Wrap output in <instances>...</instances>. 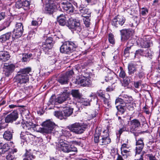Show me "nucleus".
<instances>
[{
	"label": "nucleus",
	"mask_w": 160,
	"mask_h": 160,
	"mask_svg": "<svg viewBox=\"0 0 160 160\" xmlns=\"http://www.w3.org/2000/svg\"><path fill=\"white\" fill-rule=\"evenodd\" d=\"M126 19L122 16H117L115 17L112 20V24L115 28L118 27V23L121 26H122L125 23Z\"/></svg>",
	"instance_id": "nucleus-13"
},
{
	"label": "nucleus",
	"mask_w": 160,
	"mask_h": 160,
	"mask_svg": "<svg viewBox=\"0 0 160 160\" xmlns=\"http://www.w3.org/2000/svg\"><path fill=\"white\" fill-rule=\"evenodd\" d=\"M130 147L126 143H123L121 147V150H122V149H130Z\"/></svg>",
	"instance_id": "nucleus-52"
},
{
	"label": "nucleus",
	"mask_w": 160,
	"mask_h": 160,
	"mask_svg": "<svg viewBox=\"0 0 160 160\" xmlns=\"http://www.w3.org/2000/svg\"><path fill=\"white\" fill-rule=\"evenodd\" d=\"M120 72L119 74V77L121 78H124L125 77L126 74L122 68L120 67Z\"/></svg>",
	"instance_id": "nucleus-46"
},
{
	"label": "nucleus",
	"mask_w": 160,
	"mask_h": 160,
	"mask_svg": "<svg viewBox=\"0 0 160 160\" xmlns=\"http://www.w3.org/2000/svg\"><path fill=\"white\" fill-rule=\"evenodd\" d=\"M91 100L84 99L82 98L79 101V102L82 103V104L84 106H88L90 105V102Z\"/></svg>",
	"instance_id": "nucleus-36"
},
{
	"label": "nucleus",
	"mask_w": 160,
	"mask_h": 160,
	"mask_svg": "<svg viewBox=\"0 0 160 160\" xmlns=\"http://www.w3.org/2000/svg\"><path fill=\"white\" fill-rule=\"evenodd\" d=\"M59 149L65 153H69L71 152H75L77 151V148H76L70 146L65 142H63L60 144Z\"/></svg>",
	"instance_id": "nucleus-11"
},
{
	"label": "nucleus",
	"mask_w": 160,
	"mask_h": 160,
	"mask_svg": "<svg viewBox=\"0 0 160 160\" xmlns=\"http://www.w3.org/2000/svg\"><path fill=\"white\" fill-rule=\"evenodd\" d=\"M5 17V14L4 12H1L0 13V21L3 19Z\"/></svg>",
	"instance_id": "nucleus-61"
},
{
	"label": "nucleus",
	"mask_w": 160,
	"mask_h": 160,
	"mask_svg": "<svg viewBox=\"0 0 160 160\" xmlns=\"http://www.w3.org/2000/svg\"><path fill=\"white\" fill-rule=\"evenodd\" d=\"M54 0H45V11L46 13L51 14L55 10L56 6L54 2Z\"/></svg>",
	"instance_id": "nucleus-8"
},
{
	"label": "nucleus",
	"mask_w": 160,
	"mask_h": 160,
	"mask_svg": "<svg viewBox=\"0 0 160 160\" xmlns=\"http://www.w3.org/2000/svg\"><path fill=\"white\" fill-rule=\"evenodd\" d=\"M34 126L32 123L31 122H27L24 124H23V128L26 130H31L33 129Z\"/></svg>",
	"instance_id": "nucleus-30"
},
{
	"label": "nucleus",
	"mask_w": 160,
	"mask_h": 160,
	"mask_svg": "<svg viewBox=\"0 0 160 160\" xmlns=\"http://www.w3.org/2000/svg\"><path fill=\"white\" fill-rule=\"evenodd\" d=\"M80 26V23L79 20L78 19L73 20L70 21L68 23V27L69 28L79 32H80L81 30Z\"/></svg>",
	"instance_id": "nucleus-14"
},
{
	"label": "nucleus",
	"mask_w": 160,
	"mask_h": 160,
	"mask_svg": "<svg viewBox=\"0 0 160 160\" xmlns=\"http://www.w3.org/2000/svg\"><path fill=\"white\" fill-rule=\"evenodd\" d=\"M62 134L61 135V137H62L63 136L67 137H69L71 136V134L70 132L65 129H62Z\"/></svg>",
	"instance_id": "nucleus-35"
},
{
	"label": "nucleus",
	"mask_w": 160,
	"mask_h": 160,
	"mask_svg": "<svg viewBox=\"0 0 160 160\" xmlns=\"http://www.w3.org/2000/svg\"><path fill=\"white\" fill-rule=\"evenodd\" d=\"M73 72L72 70L67 71L66 74L62 75L58 79V82L62 84H66L68 83V78L72 75Z\"/></svg>",
	"instance_id": "nucleus-12"
},
{
	"label": "nucleus",
	"mask_w": 160,
	"mask_h": 160,
	"mask_svg": "<svg viewBox=\"0 0 160 160\" xmlns=\"http://www.w3.org/2000/svg\"><path fill=\"white\" fill-rule=\"evenodd\" d=\"M144 52H145V54L144 55V56L151 58V57L152 55V54L150 50L147 49L146 51H144Z\"/></svg>",
	"instance_id": "nucleus-51"
},
{
	"label": "nucleus",
	"mask_w": 160,
	"mask_h": 160,
	"mask_svg": "<svg viewBox=\"0 0 160 160\" xmlns=\"http://www.w3.org/2000/svg\"><path fill=\"white\" fill-rule=\"evenodd\" d=\"M112 75L111 73H109L107 76L106 77L105 80L106 82H108L111 81L113 79Z\"/></svg>",
	"instance_id": "nucleus-53"
},
{
	"label": "nucleus",
	"mask_w": 160,
	"mask_h": 160,
	"mask_svg": "<svg viewBox=\"0 0 160 160\" xmlns=\"http://www.w3.org/2000/svg\"><path fill=\"white\" fill-rule=\"evenodd\" d=\"M109 98V96L108 94H107V96H106V97H105V98H102L103 99L104 103L107 106H108L109 105V101L108 99Z\"/></svg>",
	"instance_id": "nucleus-49"
},
{
	"label": "nucleus",
	"mask_w": 160,
	"mask_h": 160,
	"mask_svg": "<svg viewBox=\"0 0 160 160\" xmlns=\"http://www.w3.org/2000/svg\"><path fill=\"white\" fill-rule=\"evenodd\" d=\"M15 66L14 65L11 64V72H13L15 68Z\"/></svg>",
	"instance_id": "nucleus-63"
},
{
	"label": "nucleus",
	"mask_w": 160,
	"mask_h": 160,
	"mask_svg": "<svg viewBox=\"0 0 160 160\" xmlns=\"http://www.w3.org/2000/svg\"><path fill=\"white\" fill-rule=\"evenodd\" d=\"M63 8L68 12H73L74 9L72 5L69 2L64 4L63 6Z\"/></svg>",
	"instance_id": "nucleus-25"
},
{
	"label": "nucleus",
	"mask_w": 160,
	"mask_h": 160,
	"mask_svg": "<svg viewBox=\"0 0 160 160\" xmlns=\"http://www.w3.org/2000/svg\"><path fill=\"white\" fill-rule=\"evenodd\" d=\"M4 138L8 140H10V131H6L3 134Z\"/></svg>",
	"instance_id": "nucleus-44"
},
{
	"label": "nucleus",
	"mask_w": 160,
	"mask_h": 160,
	"mask_svg": "<svg viewBox=\"0 0 160 160\" xmlns=\"http://www.w3.org/2000/svg\"><path fill=\"white\" fill-rule=\"evenodd\" d=\"M69 130L72 132L78 134L83 133L84 131L83 125L79 123H75L69 126Z\"/></svg>",
	"instance_id": "nucleus-9"
},
{
	"label": "nucleus",
	"mask_w": 160,
	"mask_h": 160,
	"mask_svg": "<svg viewBox=\"0 0 160 160\" xmlns=\"http://www.w3.org/2000/svg\"><path fill=\"white\" fill-rule=\"evenodd\" d=\"M80 13L82 16L85 18H89L91 16V12L87 8H83L80 9Z\"/></svg>",
	"instance_id": "nucleus-20"
},
{
	"label": "nucleus",
	"mask_w": 160,
	"mask_h": 160,
	"mask_svg": "<svg viewBox=\"0 0 160 160\" xmlns=\"http://www.w3.org/2000/svg\"><path fill=\"white\" fill-rule=\"evenodd\" d=\"M94 140L95 143H99L102 145L108 144L111 141L107 131L104 130L101 133L97 130H96L94 135Z\"/></svg>",
	"instance_id": "nucleus-1"
},
{
	"label": "nucleus",
	"mask_w": 160,
	"mask_h": 160,
	"mask_svg": "<svg viewBox=\"0 0 160 160\" xmlns=\"http://www.w3.org/2000/svg\"><path fill=\"white\" fill-rule=\"evenodd\" d=\"M125 128L124 127H123L120 129L118 131V132L119 134V135H120L123 132L125 131Z\"/></svg>",
	"instance_id": "nucleus-62"
},
{
	"label": "nucleus",
	"mask_w": 160,
	"mask_h": 160,
	"mask_svg": "<svg viewBox=\"0 0 160 160\" xmlns=\"http://www.w3.org/2000/svg\"><path fill=\"white\" fill-rule=\"evenodd\" d=\"M31 57L30 54H23V57L22 58V61L23 62H26L28 61L29 58Z\"/></svg>",
	"instance_id": "nucleus-43"
},
{
	"label": "nucleus",
	"mask_w": 160,
	"mask_h": 160,
	"mask_svg": "<svg viewBox=\"0 0 160 160\" xmlns=\"http://www.w3.org/2000/svg\"><path fill=\"white\" fill-rule=\"evenodd\" d=\"M133 99L132 97L128 96L126 95H124L122 98L117 99L115 101L116 104H124L125 103L126 106H127V108L129 110L133 109Z\"/></svg>",
	"instance_id": "nucleus-4"
},
{
	"label": "nucleus",
	"mask_w": 160,
	"mask_h": 160,
	"mask_svg": "<svg viewBox=\"0 0 160 160\" xmlns=\"http://www.w3.org/2000/svg\"><path fill=\"white\" fill-rule=\"evenodd\" d=\"M73 111V108L70 107L68 105H67V106L62 111L64 116L68 117L72 114Z\"/></svg>",
	"instance_id": "nucleus-23"
},
{
	"label": "nucleus",
	"mask_w": 160,
	"mask_h": 160,
	"mask_svg": "<svg viewBox=\"0 0 160 160\" xmlns=\"http://www.w3.org/2000/svg\"><path fill=\"white\" fill-rule=\"evenodd\" d=\"M130 131L131 132L134 133L137 130V129L140 125V123L139 121L137 119H134L130 122Z\"/></svg>",
	"instance_id": "nucleus-15"
},
{
	"label": "nucleus",
	"mask_w": 160,
	"mask_h": 160,
	"mask_svg": "<svg viewBox=\"0 0 160 160\" xmlns=\"http://www.w3.org/2000/svg\"><path fill=\"white\" fill-rule=\"evenodd\" d=\"M121 34V40L123 42L128 40L133 35L134 31L132 29H125L120 31Z\"/></svg>",
	"instance_id": "nucleus-10"
},
{
	"label": "nucleus",
	"mask_w": 160,
	"mask_h": 160,
	"mask_svg": "<svg viewBox=\"0 0 160 160\" xmlns=\"http://www.w3.org/2000/svg\"><path fill=\"white\" fill-rule=\"evenodd\" d=\"M138 155V154H137L136 153V155H135V156L136 157L139 158L137 159V160H143V153H140L139 154V155L138 156H137V155Z\"/></svg>",
	"instance_id": "nucleus-55"
},
{
	"label": "nucleus",
	"mask_w": 160,
	"mask_h": 160,
	"mask_svg": "<svg viewBox=\"0 0 160 160\" xmlns=\"http://www.w3.org/2000/svg\"><path fill=\"white\" fill-rule=\"evenodd\" d=\"M54 115L58 118L62 120L64 118V115L62 111H55L54 113Z\"/></svg>",
	"instance_id": "nucleus-33"
},
{
	"label": "nucleus",
	"mask_w": 160,
	"mask_h": 160,
	"mask_svg": "<svg viewBox=\"0 0 160 160\" xmlns=\"http://www.w3.org/2000/svg\"><path fill=\"white\" fill-rule=\"evenodd\" d=\"M113 89L110 86L108 87L106 89V90L107 92H110L112 91Z\"/></svg>",
	"instance_id": "nucleus-64"
},
{
	"label": "nucleus",
	"mask_w": 160,
	"mask_h": 160,
	"mask_svg": "<svg viewBox=\"0 0 160 160\" xmlns=\"http://www.w3.org/2000/svg\"><path fill=\"white\" fill-rule=\"evenodd\" d=\"M147 156L149 160H157L155 156L152 154H148Z\"/></svg>",
	"instance_id": "nucleus-54"
},
{
	"label": "nucleus",
	"mask_w": 160,
	"mask_h": 160,
	"mask_svg": "<svg viewBox=\"0 0 160 160\" xmlns=\"http://www.w3.org/2000/svg\"><path fill=\"white\" fill-rule=\"evenodd\" d=\"M71 94L75 99H77L79 102L82 98V95L78 90H73L71 91Z\"/></svg>",
	"instance_id": "nucleus-22"
},
{
	"label": "nucleus",
	"mask_w": 160,
	"mask_h": 160,
	"mask_svg": "<svg viewBox=\"0 0 160 160\" xmlns=\"http://www.w3.org/2000/svg\"><path fill=\"white\" fill-rule=\"evenodd\" d=\"M148 10L147 8H142L140 12V13L142 15L144 16L148 14Z\"/></svg>",
	"instance_id": "nucleus-50"
},
{
	"label": "nucleus",
	"mask_w": 160,
	"mask_h": 160,
	"mask_svg": "<svg viewBox=\"0 0 160 160\" xmlns=\"http://www.w3.org/2000/svg\"><path fill=\"white\" fill-rule=\"evenodd\" d=\"M5 122L7 123L10 122V115H8L5 119Z\"/></svg>",
	"instance_id": "nucleus-60"
},
{
	"label": "nucleus",
	"mask_w": 160,
	"mask_h": 160,
	"mask_svg": "<svg viewBox=\"0 0 160 160\" xmlns=\"http://www.w3.org/2000/svg\"><path fill=\"white\" fill-rule=\"evenodd\" d=\"M42 22V19L41 18H38L37 19V21L33 20L32 22V25L33 26H36L40 25Z\"/></svg>",
	"instance_id": "nucleus-40"
},
{
	"label": "nucleus",
	"mask_w": 160,
	"mask_h": 160,
	"mask_svg": "<svg viewBox=\"0 0 160 160\" xmlns=\"http://www.w3.org/2000/svg\"><path fill=\"white\" fill-rule=\"evenodd\" d=\"M23 28L22 23H17L12 32V38H18L21 37L23 32Z\"/></svg>",
	"instance_id": "nucleus-7"
},
{
	"label": "nucleus",
	"mask_w": 160,
	"mask_h": 160,
	"mask_svg": "<svg viewBox=\"0 0 160 160\" xmlns=\"http://www.w3.org/2000/svg\"><path fill=\"white\" fill-rule=\"evenodd\" d=\"M141 84V82L140 81L134 82V86L136 88H138Z\"/></svg>",
	"instance_id": "nucleus-57"
},
{
	"label": "nucleus",
	"mask_w": 160,
	"mask_h": 160,
	"mask_svg": "<svg viewBox=\"0 0 160 160\" xmlns=\"http://www.w3.org/2000/svg\"><path fill=\"white\" fill-rule=\"evenodd\" d=\"M25 158L23 160H32V159L35 158V156L32 155L29 152H27L25 154Z\"/></svg>",
	"instance_id": "nucleus-34"
},
{
	"label": "nucleus",
	"mask_w": 160,
	"mask_h": 160,
	"mask_svg": "<svg viewBox=\"0 0 160 160\" xmlns=\"http://www.w3.org/2000/svg\"><path fill=\"white\" fill-rule=\"evenodd\" d=\"M65 18L64 15L61 14L57 17V21L60 25L64 26L66 24Z\"/></svg>",
	"instance_id": "nucleus-27"
},
{
	"label": "nucleus",
	"mask_w": 160,
	"mask_h": 160,
	"mask_svg": "<svg viewBox=\"0 0 160 160\" xmlns=\"http://www.w3.org/2000/svg\"><path fill=\"white\" fill-rule=\"evenodd\" d=\"M131 78L126 77L123 78V82L125 87L128 86L131 82Z\"/></svg>",
	"instance_id": "nucleus-39"
},
{
	"label": "nucleus",
	"mask_w": 160,
	"mask_h": 160,
	"mask_svg": "<svg viewBox=\"0 0 160 160\" xmlns=\"http://www.w3.org/2000/svg\"><path fill=\"white\" fill-rule=\"evenodd\" d=\"M152 45V42L150 40H146L142 39L140 42V45L142 48H148Z\"/></svg>",
	"instance_id": "nucleus-24"
},
{
	"label": "nucleus",
	"mask_w": 160,
	"mask_h": 160,
	"mask_svg": "<svg viewBox=\"0 0 160 160\" xmlns=\"http://www.w3.org/2000/svg\"><path fill=\"white\" fill-rule=\"evenodd\" d=\"M137 66L133 63H129L128 65V73L129 75L133 74L137 70Z\"/></svg>",
	"instance_id": "nucleus-21"
},
{
	"label": "nucleus",
	"mask_w": 160,
	"mask_h": 160,
	"mask_svg": "<svg viewBox=\"0 0 160 160\" xmlns=\"http://www.w3.org/2000/svg\"><path fill=\"white\" fill-rule=\"evenodd\" d=\"M133 43H131L130 45L128 46L127 47L125 48L124 51V54L125 57H128L129 55V50L131 49L132 46H133Z\"/></svg>",
	"instance_id": "nucleus-37"
},
{
	"label": "nucleus",
	"mask_w": 160,
	"mask_h": 160,
	"mask_svg": "<svg viewBox=\"0 0 160 160\" xmlns=\"http://www.w3.org/2000/svg\"><path fill=\"white\" fill-rule=\"evenodd\" d=\"M54 42L53 40V39L52 37H49L48 38L45 42L40 43L39 46L38 47L39 50V54H37L38 55L40 54L42 51L45 52H47L48 50L51 49L53 46Z\"/></svg>",
	"instance_id": "nucleus-6"
},
{
	"label": "nucleus",
	"mask_w": 160,
	"mask_h": 160,
	"mask_svg": "<svg viewBox=\"0 0 160 160\" xmlns=\"http://www.w3.org/2000/svg\"><path fill=\"white\" fill-rule=\"evenodd\" d=\"M117 110L118 111V112L119 114H122L125 111L126 108H127V106H126L124 104H121V105H118L116 106Z\"/></svg>",
	"instance_id": "nucleus-28"
},
{
	"label": "nucleus",
	"mask_w": 160,
	"mask_h": 160,
	"mask_svg": "<svg viewBox=\"0 0 160 160\" xmlns=\"http://www.w3.org/2000/svg\"><path fill=\"white\" fill-rule=\"evenodd\" d=\"M108 40L109 42L112 44L114 43V36L112 33H109L108 35Z\"/></svg>",
	"instance_id": "nucleus-47"
},
{
	"label": "nucleus",
	"mask_w": 160,
	"mask_h": 160,
	"mask_svg": "<svg viewBox=\"0 0 160 160\" xmlns=\"http://www.w3.org/2000/svg\"><path fill=\"white\" fill-rule=\"evenodd\" d=\"M130 149L121 150V154L124 158H127L128 156L131 155V153Z\"/></svg>",
	"instance_id": "nucleus-29"
},
{
	"label": "nucleus",
	"mask_w": 160,
	"mask_h": 160,
	"mask_svg": "<svg viewBox=\"0 0 160 160\" xmlns=\"http://www.w3.org/2000/svg\"><path fill=\"white\" fill-rule=\"evenodd\" d=\"M3 71L5 76L9 77L10 75V64L5 63L3 68Z\"/></svg>",
	"instance_id": "nucleus-26"
},
{
	"label": "nucleus",
	"mask_w": 160,
	"mask_h": 160,
	"mask_svg": "<svg viewBox=\"0 0 160 160\" xmlns=\"http://www.w3.org/2000/svg\"><path fill=\"white\" fill-rule=\"evenodd\" d=\"M18 118V112L16 110H14L11 113V122L15 121Z\"/></svg>",
	"instance_id": "nucleus-32"
},
{
	"label": "nucleus",
	"mask_w": 160,
	"mask_h": 160,
	"mask_svg": "<svg viewBox=\"0 0 160 160\" xmlns=\"http://www.w3.org/2000/svg\"><path fill=\"white\" fill-rule=\"evenodd\" d=\"M49 104L54 105L55 104L56 102L54 99L53 98H51L49 99Z\"/></svg>",
	"instance_id": "nucleus-58"
},
{
	"label": "nucleus",
	"mask_w": 160,
	"mask_h": 160,
	"mask_svg": "<svg viewBox=\"0 0 160 160\" xmlns=\"http://www.w3.org/2000/svg\"><path fill=\"white\" fill-rule=\"evenodd\" d=\"M138 68H139V71H138V73L136 74L140 78H142L144 76V73L143 72V70L142 68V67H140Z\"/></svg>",
	"instance_id": "nucleus-41"
},
{
	"label": "nucleus",
	"mask_w": 160,
	"mask_h": 160,
	"mask_svg": "<svg viewBox=\"0 0 160 160\" xmlns=\"http://www.w3.org/2000/svg\"><path fill=\"white\" fill-rule=\"evenodd\" d=\"M44 127L39 128L40 132L43 133H51L53 132L56 125L55 123L50 120H47L43 123Z\"/></svg>",
	"instance_id": "nucleus-5"
},
{
	"label": "nucleus",
	"mask_w": 160,
	"mask_h": 160,
	"mask_svg": "<svg viewBox=\"0 0 160 160\" xmlns=\"http://www.w3.org/2000/svg\"><path fill=\"white\" fill-rule=\"evenodd\" d=\"M84 22L86 27H89L90 24L89 20L88 19H86V20H84Z\"/></svg>",
	"instance_id": "nucleus-56"
},
{
	"label": "nucleus",
	"mask_w": 160,
	"mask_h": 160,
	"mask_svg": "<svg viewBox=\"0 0 160 160\" xmlns=\"http://www.w3.org/2000/svg\"><path fill=\"white\" fill-rule=\"evenodd\" d=\"M78 46V44L76 42L67 41L61 46L60 50L62 53L69 54L74 51Z\"/></svg>",
	"instance_id": "nucleus-2"
},
{
	"label": "nucleus",
	"mask_w": 160,
	"mask_h": 160,
	"mask_svg": "<svg viewBox=\"0 0 160 160\" xmlns=\"http://www.w3.org/2000/svg\"><path fill=\"white\" fill-rule=\"evenodd\" d=\"M136 152L137 154H138L137 155V156H138L142 151L144 146V144L143 140L140 139L137 141L136 142Z\"/></svg>",
	"instance_id": "nucleus-18"
},
{
	"label": "nucleus",
	"mask_w": 160,
	"mask_h": 160,
	"mask_svg": "<svg viewBox=\"0 0 160 160\" xmlns=\"http://www.w3.org/2000/svg\"><path fill=\"white\" fill-rule=\"evenodd\" d=\"M30 68L20 69L18 72L16 79L20 84L25 83L28 81L29 78L28 74L31 71Z\"/></svg>",
	"instance_id": "nucleus-3"
},
{
	"label": "nucleus",
	"mask_w": 160,
	"mask_h": 160,
	"mask_svg": "<svg viewBox=\"0 0 160 160\" xmlns=\"http://www.w3.org/2000/svg\"><path fill=\"white\" fill-rule=\"evenodd\" d=\"M97 94L99 97L102 98H105V97L107 96V94H108L107 93H105L101 90L97 92Z\"/></svg>",
	"instance_id": "nucleus-45"
},
{
	"label": "nucleus",
	"mask_w": 160,
	"mask_h": 160,
	"mask_svg": "<svg viewBox=\"0 0 160 160\" xmlns=\"http://www.w3.org/2000/svg\"><path fill=\"white\" fill-rule=\"evenodd\" d=\"M2 149H6V150H8L9 149V147L8 144L7 143L4 144L2 147Z\"/></svg>",
	"instance_id": "nucleus-59"
},
{
	"label": "nucleus",
	"mask_w": 160,
	"mask_h": 160,
	"mask_svg": "<svg viewBox=\"0 0 160 160\" xmlns=\"http://www.w3.org/2000/svg\"><path fill=\"white\" fill-rule=\"evenodd\" d=\"M20 138L27 142H29L34 136L27 131L22 132L20 134Z\"/></svg>",
	"instance_id": "nucleus-17"
},
{
	"label": "nucleus",
	"mask_w": 160,
	"mask_h": 160,
	"mask_svg": "<svg viewBox=\"0 0 160 160\" xmlns=\"http://www.w3.org/2000/svg\"><path fill=\"white\" fill-rule=\"evenodd\" d=\"M145 54V52L141 49L137 50L135 54V56L138 57L139 56H144Z\"/></svg>",
	"instance_id": "nucleus-42"
},
{
	"label": "nucleus",
	"mask_w": 160,
	"mask_h": 160,
	"mask_svg": "<svg viewBox=\"0 0 160 160\" xmlns=\"http://www.w3.org/2000/svg\"><path fill=\"white\" fill-rule=\"evenodd\" d=\"M78 84L83 87H89L91 84V82L87 77H83L80 78L78 81Z\"/></svg>",
	"instance_id": "nucleus-16"
},
{
	"label": "nucleus",
	"mask_w": 160,
	"mask_h": 160,
	"mask_svg": "<svg viewBox=\"0 0 160 160\" xmlns=\"http://www.w3.org/2000/svg\"><path fill=\"white\" fill-rule=\"evenodd\" d=\"M10 38V33L8 32L1 36L0 38V41L2 42L9 39Z\"/></svg>",
	"instance_id": "nucleus-31"
},
{
	"label": "nucleus",
	"mask_w": 160,
	"mask_h": 160,
	"mask_svg": "<svg viewBox=\"0 0 160 160\" xmlns=\"http://www.w3.org/2000/svg\"><path fill=\"white\" fill-rule=\"evenodd\" d=\"M30 2L28 1H25L22 2V8L26 10H28L29 9Z\"/></svg>",
	"instance_id": "nucleus-38"
},
{
	"label": "nucleus",
	"mask_w": 160,
	"mask_h": 160,
	"mask_svg": "<svg viewBox=\"0 0 160 160\" xmlns=\"http://www.w3.org/2000/svg\"><path fill=\"white\" fill-rule=\"evenodd\" d=\"M16 7L18 9L22 7V2L21 0H19L17 1L15 4Z\"/></svg>",
	"instance_id": "nucleus-48"
},
{
	"label": "nucleus",
	"mask_w": 160,
	"mask_h": 160,
	"mask_svg": "<svg viewBox=\"0 0 160 160\" xmlns=\"http://www.w3.org/2000/svg\"><path fill=\"white\" fill-rule=\"evenodd\" d=\"M69 96V94L67 92H63L56 99V102L61 103L66 101Z\"/></svg>",
	"instance_id": "nucleus-19"
}]
</instances>
